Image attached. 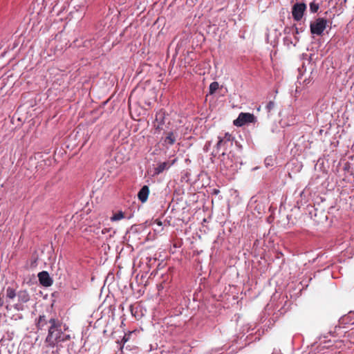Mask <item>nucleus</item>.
I'll return each instance as SVG.
<instances>
[{"label": "nucleus", "instance_id": "obj_1", "mask_svg": "<svg viewBox=\"0 0 354 354\" xmlns=\"http://www.w3.org/2000/svg\"><path fill=\"white\" fill-rule=\"evenodd\" d=\"M220 158V169L225 176L234 174L239 169L240 158L230 150L229 152L223 151Z\"/></svg>", "mask_w": 354, "mask_h": 354}, {"label": "nucleus", "instance_id": "obj_2", "mask_svg": "<svg viewBox=\"0 0 354 354\" xmlns=\"http://www.w3.org/2000/svg\"><path fill=\"white\" fill-rule=\"evenodd\" d=\"M50 324L45 342L49 347H55L59 342L69 339L70 336L62 330L61 324L55 319L49 320Z\"/></svg>", "mask_w": 354, "mask_h": 354}, {"label": "nucleus", "instance_id": "obj_3", "mask_svg": "<svg viewBox=\"0 0 354 354\" xmlns=\"http://www.w3.org/2000/svg\"><path fill=\"white\" fill-rule=\"evenodd\" d=\"M234 138L228 133H224L223 136H218V142L216 145L217 151L223 150L227 152L228 149L233 147Z\"/></svg>", "mask_w": 354, "mask_h": 354}, {"label": "nucleus", "instance_id": "obj_4", "mask_svg": "<svg viewBox=\"0 0 354 354\" xmlns=\"http://www.w3.org/2000/svg\"><path fill=\"white\" fill-rule=\"evenodd\" d=\"M328 21L324 18H318L310 25V32L313 35H321L326 28Z\"/></svg>", "mask_w": 354, "mask_h": 354}, {"label": "nucleus", "instance_id": "obj_5", "mask_svg": "<svg viewBox=\"0 0 354 354\" xmlns=\"http://www.w3.org/2000/svg\"><path fill=\"white\" fill-rule=\"evenodd\" d=\"M256 117L252 113H241L238 118L234 120L233 124L236 127H242L248 123H255Z\"/></svg>", "mask_w": 354, "mask_h": 354}, {"label": "nucleus", "instance_id": "obj_6", "mask_svg": "<svg viewBox=\"0 0 354 354\" xmlns=\"http://www.w3.org/2000/svg\"><path fill=\"white\" fill-rule=\"evenodd\" d=\"M306 6L304 3H297L292 7V15L295 21H300L303 17Z\"/></svg>", "mask_w": 354, "mask_h": 354}, {"label": "nucleus", "instance_id": "obj_7", "mask_svg": "<svg viewBox=\"0 0 354 354\" xmlns=\"http://www.w3.org/2000/svg\"><path fill=\"white\" fill-rule=\"evenodd\" d=\"M19 303L15 305V308L17 310H23L22 304L26 303L30 300L29 294L26 290H20L17 293Z\"/></svg>", "mask_w": 354, "mask_h": 354}, {"label": "nucleus", "instance_id": "obj_8", "mask_svg": "<svg viewBox=\"0 0 354 354\" xmlns=\"http://www.w3.org/2000/svg\"><path fill=\"white\" fill-rule=\"evenodd\" d=\"M38 278L39 283L45 287L50 286L53 284V279L46 271L39 272L38 274Z\"/></svg>", "mask_w": 354, "mask_h": 354}, {"label": "nucleus", "instance_id": "obj_9", "mask_svg": "<svg viewBox=\"0 0 354 354\" xmlns=\"http://www.w3.org/2000/svg\"><path fill=\"white\" fill-rule=\"evenodd\" d=\"M176 161V159H174L171 161H165L158 164L155 168V174H160L165 170L168 169L171 165H173Z\"/></svg>", "mask_w": 354, "mask_h": 354}, {"label": "nucleus", "instance_id": "obj_10", "mask_svg": "<svg viewBox=\"0 0 354 354\" xmlns=\"http://www.w3.org/2000/svg\"><path fill=\"white\" fill-rule=\"evenodd\" d=\"M149 194V187L147 185H145L140 189V190L139 191V192L138 194V199L142 203H145L148 199Z\"/></svg>", "mask_w": 354, "mask_h": 354}, {"label": "nucleus", "instance_id": "obj_11", "mask_svg": "<svg viewBox=\"0 0 354 354\" xmlns=\"http://www.w3.org/2000/svg\"><path fill=\"white\" fill-rule=\"evenodd\" d=\"M176 140V134L173 131H169L167 133L165 138L163 140V144L165 145H172Z\"/></svg>", "mask_w": 354, "mask_h": 354}, {"label": "nucleus", "instance_id": "obj_12", "mask_svg": "<svg viewBox=\"0 0 354 354\" xmlns=\"http://www.w3.org/2000/svg\"><path fill=\"white\" fill-rule=\"evenodd\" d=\"M47 323L48 321L46 320V317L44 315H40L37 322V327L38 329L42 330Z\"/></svg>", "mask_w": 354, "mask_h": 354}, {"label": "nucleus", "instance_id": "obj_13", "mask_svg": "<svg viewBox=\"0 0 354 354\" xmlns=\"http://www.w3.org/2000/svg\"><path fill=\"white\" fill-rule=\"evenodd\" d=\"M124 218V213L122 211H119L116 213H114L113 216L111 217V221H118L122 220Z\"/></svg>", "mask_w": 354, "mask_h": 354}, {"label": "nucleus", "instance_id": "obj_14", "mask_svg": "<svg viewBox=\"0 0 354 354\" xmlns=\"http://www.w3.org/2000/svg\"><path fill=\"white\" fill-rule=\"evenodd\" d=\"M16 295H16L15 290L13 288L8 287L6 289V297L8 298L12 299L16 297Z\"/></svg>", "mask_w": 354, "mask_h": 354}, {"label": "nucleus", "instance_id": "obj_15", "mask_svg": "<svg viewBox=\"0 0 354 354\" xmlns=\"http://www.w3.org/2000/svg\"><path fill=\"white\" fill-rule=\"evenodd\" d=\"M219 84L217 82H213L209 85V94H213L216 91L218 90Z\"/></svg>", "mask_w": 354, "mask_h": 354}, {"label": "nucleus", "instance_id": "obj_16", "mask_svg": "<svg viewBox=\"0 0 354 354\" xmlns=\"http://www.w3.org/2000/svg\"><path fill=\"white\" fill-rule=\"evenodd\" d=\"M319 6L317 3H316L315 1H312L310 3V10L313 13H315L319 10Z\"/></svg>", "mask_w": 354, "mask_h": 354}, {"label": "nucleus", "instance_id": "obj_17", "mask_svg": "<svg viewBox=\"0 0 354 354\" xmlns=\"http://www.w3.org/2000/svg\"><path fill=\"white\" fill-rule=\"evenodd\" d=\"M299 41V38L297 36L295 37V42L291 41L288 37L285 38V42L287 43V44H292L294 46H296L297 43Z\"/></svg>", "mask_w": 354, "mask_h": 354}, {"label": "nucleus", "instance_id": "obj_18", "mask_svg": "<svg viewBox=\"0 0 354 354\" xmlns=\"http://www.w3.org/2000/svg\"><path fill=\"white\" fill-rule=\"evenodd\" d=\"M274 106V103L272 101L269 102L266 106V109L268 111H270Z\"/></svg>", "mask_w": 354, "mask_h": 354}, {"label": "nucleus", "instance_id": "obj_19", "mask_svg": "<svg viewBox=\"0 0 354 354\" xmlns=\"http://www.w3.org/2000/svg\"><path fill=\"white\" fill-rule=\"evenodd\" d=\"M158 118L162 120V114L161 113H159L158 114L156 115V120H158Z\"/></svg>", "mask_w": 354, "mask_h": 354}, {"label": "nucleus", "instance_id": "obj_20", "mask_svg": "<svg viewBox=\"0 0 354 354\" xmlns=\"http://www.w3.org/2000/svg\"><path fill=\"white\" fill-rule=\"evenodd\" d=\"M156 223L159 226L162 225V222L160 221L156 220Z\"/></svg>", "mask_w": 354, "mask_h": 354}, {"label": "nucleus", "instance_id": "obj_21", "mask_svg": "<svg viewBox=\"0 0 354 354\" xmlns=\"http://www.w3.org/2000/svg\"><path fill=\"white\" fill-rule=\"evenodd\" d=\"M122 341H123L124 342H127V341H128V338L126 337V335H124V337H123V339H122Z\"/></svg>", "mask_w": 354, "mask_h": 354}, {"label": "nucleus", "instance_id": "obj_22", "mask_svg": "<svg viewBox=\"0 0 354 354\" xmlns=\"http://www.w3.org/2000/svg\"><path fill=\"white\" fill-rule=\"evenodd\" d=\"M295 35L299 34L298 28H296V27L295 28Z\"/></svg>", "mask_w": 354, "mask_h": 354}, {"label": "nucleus", "instance_id": "obj_23", "mask_svg": "<svg viewBox=\"0 0 354 354\" xmlns=\"http://www.w3.org/2000/svg\"><path fill=\"white\" fill-rule=\"evenodd\" d=\"M160 129V125L158 124V125L157 126V127H156V129Z\"/></svg>", "mask_w": 354, "mask_h": 354}]
</instances>
